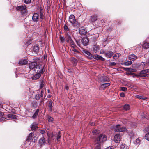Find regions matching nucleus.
I'll list each match as a JSON object with an SVG mask.
<instances>
[{"label": "nucleus", "instance_id": "bb28decb", "mask_svg": "<svg viewBox=\"0 0 149 149\" xmlns=\"http://www.w3.org/2000/svg\"><path fill=\"white\" fill-rule=\"evenodd\" d=\"M9 118L15 119L16 118V116L15 115L10 114H9L7 116Z\"/></svg>", "mask_w": 149, "mask_h": 149}, {"label": "nucleus", "instance_id": "9b49d317", "mask_svg": "<svg viewBox=\"0 0 149 149\" xmlns=\"http://www.w3.org/2000/svg\"><path fill=\"white\" fill-rule=\"evenodd\" d=\"M45 143V139L44 137L41 138L38 141V143L39 146H42Z\"/></svg>", "mask_w": 149, "mask_h": 149}, {"label": "nucleus", "instance_id": "c9c22d12", "mask_svg": "<svg viewBox=\"0 0 149 149\" xmlns=\"http://www.w3.org/2000/svg\"><path fill=\"white\" fill-rule=\"evenodd\" d=\"M44 84L45 83L43 81H40V88H42L44 87Z\"/></svg>", "mask_w": 149, "mask_h": 149}, {"label": "nucleus", "instance_id": "f704fd0d", "mask_svg": "<svg viewBox=\"0 0 149 149\" xmlns=\"http://www.w3.org/2000/svg\"><path fill=\"white\" fill-rule=\"evenodd\" d=\"M132 63V61H128L124 63V65L126 66H128L130 65Z\"/></svg>", "mask_w": 149, "mask_h": 149}, {"label": "nucleus", "instance_id": "cd10ccee", "mask_svg": "<svg viewBox=\"0 0 149 149\" xmlns=\"http://www.w3.org/2000/svg\"><path fill=\"white\" fill-rule=\"evenodd\" d=\"M136 97L137 98L142 99L143 100H144L146 99V97H145L142 96V95H136Z\"/></svg>", "mask_w": 149, "mask_h": 149}, {"label": "nucleus", "instance_id": "6e6552de", "mask_svg": "<svg viewBox=\"0 0 149 149\" xmlns=\"http://www.w3.org/2000/svg\"><path fill=\"white\" fill-rule=\"evenodd\" d=\"M144 131L145 132L147 133L145 135V138L147 140L149 141V126L146 127L144 129Z\"/></svg>", "mask_w": 149, "mask_h": 149}, {"label": "nucleus", "instance_id": "ea45409f", "mask_svg": "<svg viewBox=\"0 0 149 149\" xmlns=\"http://www.w3.org/2000/svg\"><path fill=\"white\" fill-rule=\"evenodd\" d=\"M60 40L61 42L62 43H63L65 41V39L63 37L60 36L59 37Z\"/></svg>", "mask_w": 149, "mask_h": 149}, {"label": "nucleus", "instance_id": "b1692460", "mask_svg": "<svg viewBox=\"0 0 149 149\" xmlns=\"http://www.w3.org/2000/svg\"><path fill=\"white\" fill-rule=\"evenodd\" d=\"M33 132L30 133L28 136V138L26 139V141L28 142L30 141L32 139V136H33Z\"/></svg>", "mask_w": 149, "mask_h": 149}, {"label": "nucleus", "instance_id": "2f4dec72", "mask_svg": "<svg viewBox=\"0 0 149 149\" xmlns=\"http://www.w3.org/2000/svg\"><path fill=\"white\" fill-rule=\"evenodd\" d=\"M39 47L37 46H35L34 47L33 50L35 52L37 53L39 51Z\"/></svg>", "mask_w": 149, "mask_h": 149}, {"label": "nucleus", "instance_id": "9d476101", "mask_svg": "<svg viewBox=\"0 0 149 149\" xmlns=\"http://www.w3.org/2000/svg\"><path fill=\"white\" fill-rule=\"evenodd\" d=\"M81 42L84 46H87L89 43L88 38L87 37L83 38L82 39Z\"/></svg>", "mask_w": 149, "mask_h": 149}, {"label": "nucleus", "instance_id": "69168bd1", "mask_svg": "<svg viewBox=\"0 0 149 149\" xmlns=\"http://www.w3.org/2000/svg\"><path fill=\"white\" fill-rule=\"evenodd\" d=\"M97 147H98V148H96V149H100V146L99 145H98Z\"/></svg>", "mask_w": 149, "mask_h": 149}, {"label": "nucleus", "instance_id": "a18cd8bd", "mask_svg": "<svg viewBox=\"0 0 149 149\" xmlns=\"http://www.w3.org/2000/svg\"><path fill=\"white\" fill-rule=\"evenodd\" d=\"M120 89L123 91H127V88L125 87H122L120 88Z\"/></svg>", "mask_w": 149, "mask_h": 149}, {"label": "nucleus", "instance_id": "dca6fc26", "mask_svg": "<svg viewBox=\"0 0 149 149\" xmlns=\"http://www.w3.org/2000/svg\"><path fill=\"white\" fill-rule=\"evenodd\" d=\"M100 80L101 82L108 81L109 80V79L107 77L103 76L100 78Z\"/></svg>", "mask_w": 149, "mask_h": 149}, {"label": "nucleus", "instance_id": "412c9836", "mask_svg": "<svg viewBox=\"0 0 149 149\" xmlns=\"http://www.w3.org/2000/svg\"><path fill=\"white\" fill-rule=\"evenodd\" d=\"M137 58V56L134 54H131L129 56V59L130 60H135Z\"/></svg>", "mask_w": 149, "mask_h": 149}, {"label": "nucleus", "instance_id": "4c0bfd02", "mask_svg": "<svg viewBox=\"0 0 149 149\" xmlns=\"http://www.w3.org/2000/svg\"><path fill=\"white\" fill-rule=\"evenodd\" d=\"M130 106L128 104H126L124 106V109L126 110H128L130 109Z\"/></svg>", "mask_w": 149, "mask_h": 149}, {"label": "nucleus", "instance_id": "423d86ee", "mask_svg": "<svg viewBox=\"0 0 149 149\" xmlns=\"http://www.w3.org/2000/svg\"><path fill=\"white\" fill-rule=\"evenodd\" d=\"M65 38L67 43L72 45L73 47L75 46V43L72 40L71 36L68 33H66Z\"/></svg>", "mask_w": 149, "mask_h": 149}, {"label": "nucleus", "instance_id": "a211bd4d", "mask_svg": "<svg viewBox=\"0 0 149 149\" xmlns=\"http://www.w3.org/2000/svg\"><path fill=\"white\" fill-rule=\"evenodd\" d=\"M93 58L97 60H101L102 61H104L105 60L102 57L97 55L93 56Z\"/></svg>", "mask_w": 149, "mask_h": 149}, {"label": "nucleus", "instance_id": "72a5a7b5", "mask_svg": "<svg viewBox=\"0 0 149 149\" xmlns=\"http://www.w3.org/2000/svg\"><path fill=\"white\" fill-rule=\"evenodd\" d=\"M120 56V54L117 53L115 54L113 56V58L115 59H118Z\"/></svg>", "mask_w": 149, "mask_h": 149}, {"label": "nucleus", "instance_id": "4d7b16f0", "mask_svg": "<svg viewBox=\"0 0 149 149\" xmlns=\"http://www.w3.org/2000/svg\"><path fill=\"white\" fill-rule=\"evenodd\" d=\"M105 149H113V146H110L106 148Z\"/></svg>", "mask_w": 149, "mask_h": 149}, {"label": "nucleus", "instance_id": "de8ad7c7", "mask_svg": "<svg viewBox=\"0 0 149 149\" xmlns=\"http://www.w3.org/2000/svg\"><path fill=\"white\" fill-rule=\"evenodd\" d=\"M85 53L90 56H92V54L88 51H85Z\"/></svg>", "mask_w": 149, "mask_h": 149}, {"label": "nucleus", "instance_id": "774afa93", "mask_svg": "<svg viewBox=\"0 0 149 149\" xmlns=\"http://www.w3.org/2000/svg\"><path fill=\"white\" fill-rule=\"evenodd\" d=\"M146 70H147V73H148V72H149V69H146Z\"/></svg>", "mask_w": 149, "mask_h": 149}, {"label": "nucleus", "instance_id": "5701e85b", "mask_svg": "<svg viewBox=\"0 0 149 149\" xmlns=\"http://www.w3.org/2000/svg\"><path fill=\"white\" fill-rule=\"evenodd\" d=\"M30 127L32 131H35L37 128V124L35 123H33L31 125Z\"/></svg>", "mask_w": 149, "mask_h": 149}, {"label": "nucleus", "instance_id": "4be33fe9", "mask_svg": "<svg viewBox=\"0 0 149 149\" xmlns=\"http://www.w3.org/2000/svg\"><path fill=\"white\" fill-rule=\"evenodd\" d=\"M79 33L81 35H84L87 32L86 30L83 28H81L79 29Z\"/></svg>", "mask_w": 149, "mask_h": 149}, {"label": "nucleus", "instance_id": "0eeeda50", "mask_svg": "<svg viewBox=\"0 0 149 149\" xmlns=\"http://www.w3.org/2000/svg\"><path fill=\"white\" fill-rule=\"evenodd\" d=\"M107 139V137L105 135L101 134L96 139L95 141V142L96 143L99 144L101 142L106 141Z\"/></svg>", "mask_w": 149, "mask_h": 149}, {"label": "nucleus", "instance_id": "603ef678", "mask_svg": "<svg viewBox=\"0 0 149 149\" xmlns=\"http://www.w3.org/2000/svg\"><path fill=\"white\" fill-rule=\"evenodd\" d=\"M129 134L130 136H131V137L133 136L134 135V133L132 132H129Z\"/></svg>", "mask_w": 149, "mask_h": 149}, {"label": "nucleus", "instance_id": "49530a36", "mask_svg": "<svg viewBox=\"0 0 149 149\" xmlns=\"http://www.w3.org/2000/svg\"><path fill=\"white\" fill-rule=\"evenodd\" d=\"M99 130H95L92 131V133L94 134L99 133Z\"/></svg>", "mask_w": 149, "mask_h": 149}, {"label": "nucleus", "instance_id": "79ce46f5", "mask_svg": "<svg viewBox=\"0 0 149 149\" xmlns=\"http://www.w3.org/2000/svg\"><path fill=\"white\" fill-rule=\"evenodd\" d=\"M110 85V84L109 83H104L102 84V86H103L104 87H107L108 86H109Z\"/></svg>", "mask_w": 149, "mask_h": 149}, {"label": "nucleus", "instance_id": "1a4fd4ad", "mask_svg": "<svg viewBox=\"0 0 149 149\" xmlns=\"http://www.w3.org/2000/svg\"><path fill=\"white\" fill-rule=\"evenodd\" d=\"M121 136L118 134H116L114 136V141L116 143H119L120 141Z\"/></svg>", "mask_w": 149, "mask_h": 149}, {"label": "nucleus", "instance_id": "58836bf2", "mask_svg": "<svg viewBox=\"0 0 149 149\" xmlns=\"http://www.w3.org/2000/svg\"><path fill=\"white\" fill-rule=\"evenodd\" d=\"M140 140L139 139H137L134 142V144L136 145H139L140 143Z\"/></svg>", "mask_w": 149, "mask_h": 149}, {"label": "nucleus", "instance_id": "c85d7f7f", "mask_svg": "<svg viewBox=\"0 0 149 149\" xmlns=\"http://www.w3.org/2000/svg\"><path fill=\"white\" fill-rule=\"evenodd\" d=\"M127 131V130L126 127L122 126L121 128L120 132H126Z\"/></svg>", "mask_w": 149, "mask_h": 149}, {"label": "nucleus", "instance_id": "864d4df0", "mask_svg": "<svg viewBox=\"0 0 149 149\" xmlns=\"http://www.w3.org/2000/svg\"><path fill=\"white\" fill-rule=\"evenodd\" d=\"M116 63L115 62H111V63H110V65L111 66H115V65H116Z\"/></svg>", "mask_w": 149, "mask_h": 149}, {"label": "nucleus", "instance_id": "7ed1b4c3", "mask_svg": "<svg viewBox=\"0 0 149 149\" xmlns=\"http://www.w3.org/2000/svg\"><path fill=\"white\" fill-rule=\"evenodd\" d=\"M69 21L72 24V25L76 27H78L79 26V24L76 21L74 16L71 15L69 17Z\"/></svg>", "mask_w": 149, "mask_h": 149}, {"label": "nucleus", "instance_id": "f8f14e48", "mask_svg": "<svg viewBox=\"0 0 149 149\" xmlns=\"http://www.w3.org/2000/svg\"><path fill=\"white\" fill-rule=\"evenodd\" d=\"M147 73V70H145L140 72V75L142 77H148L149 75L148 74H146Z\"/></svg>", "mask_w": 149, "mask_h": 149}, {"label": "nucleus", "instance_id": "680f3d73", "mask_svg": "<svg viewBox=\"0 0 149 149\" xmlns=\"http://www.w3.org/2000/svg\"><path fill=\"white\" fill-rule=\"evenodd\" d=\"M130 68H125V70H128V71H129L130 70Z\"/></svg>", "mask_w": 149, "mask_h": 149}, {"label": "nucleus", "instance_id": "20e7f679", "mask_svg": "<svg viewBox=\"0 0 149 149\" xmlns=\"http://www.w3.org/2000/svg\"><path fill=\"white\" fill-rule=\"evenodd\" d=\"M29 67L30 70L33 69V70L36 71L37 70H40L41 68V65H37L36 63L35 62H33L29 64Z\"/></svg>", "mask_w": 149, "mask_h": 149}, {"label": "nucleus", "instance_id": "3c124183", "mask_svg": "<svg viewBox=\"0 0 149 149\" xmlns=\"http://www.w3.org/2000/svg\"><path fill=\"white\" fill-rule=\"evenodd\" d=\"M44 93V90H42L40 94V96L41 97H43Z\"/></svg>", "mask_w": 149, "mask_h": 149}, {"label": "nucleus", "instance_id": "a878e982", "mask_svg": "<svg viewBox=\"0 0 149 149\" xmlns=\"http://www.w3.org/2000/svg\"><path fill=\"white\" fill-rule=\"evenodd\" d=\"M72 63L75 65H76L77 63V60L74 58L73 57L71 58Z\"/></svg>", "mask_w": 149, "mask_h": 149}, {"label": "nucleus", "instance_id": "473e14b6", "mask_svg": "<svg viewBox=\"0 0 149 149\" xmlns=\"http://www.w3.org/2000/svg\"><path fill=\"white\" fill-rule=\"evenodd\" d=\"M120 148L121 149H126L127 148V146L125 144H122L120 146Z\"/></svg>", "mask_w": 149, "mask_h": 149}, {"label": "nucleus", "instance_id": "f257e3e1", "mask_svg": "<svg viewBox=\"0 0 149 149\" xmlns=\"http://www.w3.org/2000/svg\"><path fill=\"white\" fill-rule=\"evenodd\" d=\"M47 134L48 136V141L49 144L50 143V141L49 139H52L53 140H56V139L57 141H59V139L61 136V134L60 132H53L51 134H50L49 132H47Z\"/></svg>", "mask_w": 149, "mask_h": 149}, {"label": "nucleus", "instance_id": "393cba45", "mask_svg": "<svg viewBox=\"0 0 149 149\" xmlns=\"http://www.w3.org/2000/svg\"><path fill=\"white\" fill-rule=\"evenodd\" d=\"M142 47L145 49H147L149 48V43L146 42H143L142 45Z\"/></svg>", "mask_w": 149, "mask_h": 149}, {"label": "nucleus", "instance_id": "f3484780", "mask_svg": "<svg viewBox=\"0 0 149 149\" xmlns=\"http://www.w3.org/2000/svg\"><path fill=\"white\" fill-rule=\"evenodd\" d=\"M98 16L97 15H95L91 16V22H93L97 20Z\"/></svg>", "mask_w": 149, "mask_h": 149}, {"label": "nucleus", "instance_id": "bf43d9fd", "mask_svg": "<svg viewBox=\"0 0 149 149\" xmlns=\"http://www.w3.org/2000/svg\"><path fill=\"white\" fill-rule=\"evenodd\" d=\"M90 125L92 126H94L95 125V124L94 123H92H92L90 122Z\"/></svg>", "mask_w": 149, "mask_h": 149}, {"label": "nucleus", "instance_id": "f03ea898", "mask_svg": "<svg viewBox=\"0 0 149 149\" xmlns=\"http://www.w3.org/2000/svg\"><path fill=\"white\" fill-rule=\"evenodd\" d=\"M43 12L42 8H41L40 9V15L37 13H34L32 17V20L34 22H41L43 19Z\"/></svg>", "mask_w": 149, "mask_h": 149}, {"label": "nucleus", "instance_id": "aec40b11", "mask_svg": "<svg viewBox=\"0 0 149 149\" xmlns=\"http://www.w3.org/2000/svg\"><path fill=\"white\" fill-rule=\"evenodd\" d=\"M113 53L112 51H108L105 54V56L108 58H110L113 54Z\"/></svg>", "mask_w": 149, "mask_h": 149}, {"label": "nucleus", "instance_id": "4468645a", "mask_svg": "<svg viewBox=\"0 0 149 149\" xmlns=\"http://www.w3.org/2000/svg\"><path fill=\"white\" fill-rule=\"evenodd\" d=\"M149 65V63L142 62L141 63L140 67L142 68H148Z\"/></svg>", "mask_w": 149, "mask_h": 149}, {"label": "nucleus", "instance_id": "6e6d98bb", "mask_svg": "<svg viewBox=\"0 0 149 149\" xmlns=\"http://www.w3.org/2000/svg\"><path fill=\"white\" fill-rule=\"evenodd\" d=\"M120 96L121 97H124L125 96V94L124 93L122 92L120 94Z\"/></svg>", "mask_w": 149, "mask_h": 149}, {"label": "nucleus", "instance_id": "e2e57ef3", "mask_svg": "<svg viewBox=\"0 0 149 149\" xmlns=\"http://www.w3.org/2000/svg\"><path fill=\"white\" fill-rule=\"evenodd\" d=\"M74 52H78L75 49H73V50H72Z\"/></svg>", "mask_w": 149, "mask_h": 149}, {"label": "nucleus", "instance_id": "a19ab883", "mask_svg": "<svg viewBox=\"0 0 149 149\" xmlns=\"http://www.w3.org/2000/svg\"><path fill=\"white\" fill-rule=\"evenodd\" d=\"M40 97H41L40 96V95L39 94H38L36 95L35 96L36 99L37 100H39Z\"/></svg>", "mask_w": 149, "mask_h": 149}, {"label": "nucleus", "instance_id": "8fccbe9b", "mask_svg": "<svg viewBox=\"0 0 149 149\" xmlns=\"http://www.w3.org/2000/svg\"><path fill=\"white\" fill-rule=\"evenodd\" d=\"M76 42L77 45L80 47H81V43L79 40H76Z\"/></svg>", "mask_w": 149, "mask_h": 149}, {"label": "nucleus", "instance_id": "e433bc0d", "mask_svg": "<svg viewBox=\"0 0 149 149\" xmlns=\"http://www.w3.org/2000/svg\"><path fill=\"white\" fill-rule=\"evenodd\" d=\"M93 50L94 51H96L99 49V46L97 45H94L93 47Z\"/></svg>", "mask_w": 149, "mask_h": 149}, {"label": "nucleus", "instance_id": "338daca9", "mask_svg": "<svg viewBox=\"0 0 149 149\" xmlns=\"http://www.w3.org/2000/svg\"><path fill=\"white\" fill-rule=\"evenodd\" d=\"M48 93H50V91L49 89L48 90Z\"/></svg>", "mask_w": 149, "mask_h": 149}, {"label": "nucleus", "instance_id": "37998d69", "mask_svg": "<svg viewBox=\"0 0 149 149\" xmlns=\"http://www.w3.org/2000/svg\"><path fill=\"white\" fill-rule=\"evenodd\" d=\"M48 121L49 122H52L53 120V118L50 116H49L48 117Z\"/></svg>", "mask_w": 149, "mask_h": 149}, {"label": "nucleus", "instance_id": "39448f33", "mask_svg": "<svg viewBox=\"0 0 149 149\" xmlns=\"http://www.w3.org/2000/svg\"><path fill=\"white\" fill-rule=\"evenodd\" d=\"M45 70L44 68H41L40 70H37V72H38L32 77L33 80H35L39 78L41 76V74L45 72Z\"/></svg>", "mask_w": 149, "mask_h": 149}, {"label": "nucleus", "instance_id": "2eb2a0df", "mask_svg": "<svg viewBox=\"0 0 149 149\" xmlns=\"http://www.w3.org/2000/svg\"><path fill=\"white\" fill-rule=\"evenodd\" d=\"M28 61L26 59H21L19 62V64L20 65H24L27 64Z\"/></svg>", "mask_w": 149, "mask_h": 149}, {"label": "nucleus", "instance_id": "0e129e2a", "mask_svg": "<svg viewBox=\"0 0 149 149\" xmlns=\"http://www.w3.org/2000/svg\"><path fill=\"white\" fill-rule=\"evenodd\" d=\"M51 97V95H49L47 96V97L48 98H50Z\"/></svg>", "mask_w": 149, "mask_h": 149}, {"label": "nucleus", "instance_id": "ddd939ff", "mask_svg": "<svg viewBox=\"0 0 149 149\" xmlns=\"http://www.w3.org/2000/svg\"><path fill=\"white\" fill-rule=\"evenodd\" d=\"M26 8V6L25 5H21L17 7L16 9L19 11L25 10Z\"/></svg>", "mask_w": 149, "mask_h": 149}, {"label": "nucleus", "instance_id": "052dcab7", "mask_svg": "<svg viewBox=\"0 0 149 149\" xmlns=\"http://www.w3.org/2000/svg\"><path fill=\"white\" fill-rule=\"evenodd\" d=\"M65 88L66 90H68L69 89V87L67 85H66L65 86Z\"/></svg>", "mask_w": 149, "mask_h": 149}, {"label": "nucleus", "instance_id": "7c9ffc66", "mask_svg": "<svg viewBox=\"0 0 149 149\" xmlns=\"http://www.w3.org/2000/svg\"><path fill=\"white\" fill-rule=\"evenodd\" d=\"M39 112V109H38L36 110V111L34 113L33 115L32 116V117L33 118H35L38 115Z\"/></svg>", "mask_w": 149, "mask_h": 149}, {"label": "nucleus", "instance_id": "09e8293b", "mask_svg": "<svg viewBox=\"0 0 149 149\" xmlns=\"http://www.w3.org/2000/svg\"><path fill=\"white\" fill-rule=\"evenodd\" d=\"M64 29L65 31H69V29L68 26L66 25H65L64 26Z\"/></svg>", "mask_w": 149, "mask_h": 149}, {"label": "nucleus", "instance_id": "c756f323", "mask_svg": "<svg viewBox=\"0 0 149 149\" xmlns=\"http://www.w3.org/2000/svg\"><path fill=\"white\" fill-rule=\"evenodd\" d=\"M53 102L52 101L50 100L49 101V103L48 105V106L49 108V110L50 111H52V106Z\"/></svg>", "mask_w": 149, "mask_h": 149}, {"label": "nucleus", "instance_id": "c03bdc74", "mask_svg": "<svg viewBox=\"0 0 149 149\" xmlns=\"http://www.w3.org/2000/svg\"><path fill=\"white\" fill-rule=\"evenodd\" d=\"M23 1L26 4H29L31 2V0H23Z\"/></svg>", "mask_w": 149, "mask_h": 149}, {"label": "nucleus", "instance_id": "5fc2aeb1", "mask_svg": "<svg viewBox=\"0 0 149 149\" xmlns=\"http://www.w3.org/2000/svg\"><path fill=\"white\" fill-rule=\"evenodd\" d=\"M40 132L41 134H43L45 133V131L44 130H41L40 131Z\"/></svg>", "mask_w": 149, "mask_h": 149}, {"label": "nucleus", "instance_id": "6ab92c4d", "mask_svg": "<svg viewBox=\"0 0 149 149\" xmlns=\"http://www.w3.org/2000/svg\"><path fill=\"white\" fill-rule=\"evenodd\" d=\"M122 126H121L120 125H116L114 128V131L115 132H120L121 128Z\"/></svg>", "mask_w": 149, "mask_h": 149}, {"label": "nucleus", "instance_id": "13d9d810", "mask_svg": "<svg viewBox=\"0 0 149 149\" xmlns=\"http://www.w3.org/2000/svg\"><path fill=\"white\" fill-rule=\"evenodd\" d=\"M134 86H135V85L132 84L130 85V86H129L131 88H134Z\"/></svg>", "mask_w": 149, "mask_h": 149}]
</instances>
